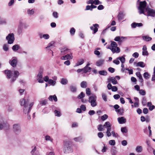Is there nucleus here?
I'll list each match as a JSON object with an SVG mask.
<instances>
[{
	"label": "nucleus",
	"mask_w": 155,
	"mask_h": 155,
	"mask_svg": "<svg viewBox=\"0 0 155 155\" xmlns=\"http://www.w3.org/2000/svg\"><path fill=\"white\" fill-rule=\"evenodd\" d=\"M139 92L140 94L143 96L145 95L146 94V92L143 90L141 89L140 90Z\"/></svg>",
	"instance_id": "obj_46"
},
{
	"label": "nucleus",
	"mask_w": 155,
	"mask_h": 155,
	"mask_svg": "<svg viewBox=\"0 0 155 155\" xmlns=\"http://www.w3.org/2000/svg\"><path fill=\"white\" fill-rule=\"evenodd\" d=\"M80 108L81 110H82L84 111H85L86 110V107L85 105H82L80 107Z\"/></svg>",
	"instance_id": "obj_62"
},
{
	"label": "nucleus",
	"mask_w": 155,
	"mask_h": 155,
	"mask_svg": "<svg viewBox=\"0 0 155 155\" xmlns=\"http://www.w3.org/2000/svg\"><path fill=\"white\" fill-rule=\"evenodd\" d=\"M73 57L72 54L70 53L67 54L64 56H63L61 58V59L62 60H71L73 58Z\"/></svg>",
	"instance_id": "obj_12"
},
{
	"label": "nucleus",
	"mask_w": 155,
	"mask_h": 155,
	"mask_svg": "<svg viewBox=\"0 0 155 155\" xmlns=\"http://www.w3.org/2000/svg\"><path fill=\"white\" fill-rule=\"evenodd\" d=\"M61 55H64L65 54L69 53L71 52L70 49H68V48H64L61 49Z\"/></svg>",
	"instance_id": "obj_14"
},
{
	"label": "nucleus",
	"mask_w": 155,
	"mask_h": 155,
	"mask_svg": "<svg viewBox=\"0 0 155 155\" xmlns=\"http://www.w3.org/2000/svg\"><path fill=\"white\" fill-rule=\"evenodd\" d=\"M99 27V25L97 24H93L92 26L90 27L91 29L93 31V34H95L98 31V28Z\"/></svg>",
	"instance_id": "obj_13"
},
{
	"label": "nucleus",
	"mask_w": 155,
	"mask_h": 155,
	"mask_svg": "<svg viewBox=\"0 0 155 155\" xmlns=\"http://www.w3.org/2000/svg\"><path fill=\"white\" fill-rule=\"evenodd\" d=\"M107 87L108 90L111 89L112 91L115 92L117 90V88L116 87L112 86L110 83H108Z\"/></svg>",
	"instance_id": "obj_15"
},
{
	"label": "nucleus",
	"mask_w": 155,
	"mask_h": 155,
	"mask_svg": "<svg viewBox=\"0 0 155 155\" xmlns=\"http://www.w3.org/2000/svg\"><path fill=\"white\" fill-rule=\"evenodd\" d=\"M48 82L49 84H51L53 86H54L56 84L55 81H54L51 79H49Z\"/></svg>",
	"instance_id": "obj_39"
},
{
	"label": "nucleus",
	"mask_w": 155,
	"mask_h": 155,
	"mask_svg": "<svg viewBox=\"0 0 155 155\" xmlns=\"http://www.w3.org/2000/svg\"><path fill=\"white\" fill-rule=\"evenodd\" d=\"M34 12V10L33 9H28L27 11V13L29 15H33Z\"/></svg>",
	"instance_id": "obj_30"
},
{
	"label": "nucleus",
	"mask_w": 155,
	"mask_h": 155,
	"mask_svg": "<svg viewBox=\"0 0 155 155\" xmlns=\"http://www.w3.org/2000/svg\"><path fill=\"white\" fill-rule=\"evenodd\" d=\"M98 137L100 138H102L104 136V134L102 132H100L98 133Z\"/></svg>",
	"instance_id": "obj_63"
},
{
	"label": "nucleus",
	"mask_w": 155,
	"mask_h": 155,
	"mask_svg": "<svg viewBox=\"0 0 155 155\" xmlns=\"http://www.w3.org/2000/svg\"><path fill=\"white\" fill-rule=\"evenodd\" d=\"M43 72V69L42 68H40L37 75V80L38 81V82L40 83H43L44 82L43 80L42 79Z\"/></svg>",
	"instance_id": "obj_10"
},
{
	"label": "nucleus",
	"mask_w": 155,
	"mask_h": 155,
	"mask_svg": "<svg viewBox=\"0 0 155 155\" xmlns=\"http://www.w3.org/2000/svg\"><path fill=\"white\" fill-rule=\"evenodd\" d=\"M143 77L147 79L149 78L150 75L147 72H146L143 74Z\"/></svg>",
	"instance_id": "obj_40"
},
{
	"label": "nucleus",
	"mask_w": 155,
	"mask_h": 155,
	"mask_svg": "<svg viewBox=\"0 0 155 155\" xmlns=\"http://www.w3.org/2000/svg\"><path fill=\"white\" fill-rule=\"evenodd\" d=\"M55 116L57 117H60L61 115V112L60 110H55L54 111Z\"/></svg>",
	"instance_id": "obj_35"
},
{
	"label": "nucleus",
	"mask_w": 155,
	"mask_h": 155,
	"mask_svg": "<svg viewBox=\"0 0 155 155\" xmlns=\"http://www.w3.org/2000/svg\"><path fill=\"white\" fill-rule=\"evenodd\" d=\"M83 69V72L84 73H86L90 71L91 68L89 67L85 66Z\"/></svg>",
	"instance_id": "obj_25"
},
{
	"label": "nucleus",
	"mask_w": 155,
	"mask_h": 155,
	"mask_svg": "<svg viewBox=\"0 0 155 155\" xmlns=\"http://www.w3.org/2000/svg\"><path fill=\"white\" fill-rule=\"evenodd\" d=\"M135 150L137 152L140 153L142 150V147L141 146H138L136 147Z\"/></svg>",
	"instance_id": "obj_36"
},
{
	"label": "nucleus",
	"mask_w": 155,
	"mask_h": 155,
	"mask_svg": "<svg viewBox=\"0 0 155 155\" xmlns=\"http://www.w3.org/2000/svg\"><path fill=\"white\" fill-rule=\"evenodd\" d=\"M64 152L69 153L72 151L71 143L69 140H66L64 141Z\"/></svg>",
	"instance_id": "obj_6"
},
{
	"label": "nucleus",
	"mask_w": 155,
	"mask_h": 155,
	"mask_svg": "<svg viewBox=\"0 0 155 155\" xmlns=\"http://www.w3.org/2000/svg\"><path fill=\"white\" fill-rule=\"evenodd\" d=\"M75 29L74 28H72L70 30V33L72 35H74L75 32Z\"/></svg>",
	"instance_id": "obj_48"
},
{
	"label": "nucleus",
	"mask_w": 155,
	"mask_h": 155,
	"mask_svg": "<svg viewBox=\"0 0 155 155\" xmlns=\"http://www.w3.org/2000/svg\"><path fill=\"white\" fill-rule=\"evenodd\" d=\"M54 42L53 41L51 42L48 44V46L46 48H48L51 47V46H52L54 44Z\"/></svg>",
	"instance_id": "obj_61"
},
{
	"label": "nucleus",
	"mask_w": 155,
	"mask_h": 155,
	"mask_svg": "<svg viewBox=\"0 0 155 155\" xmlns=\"http://www.w3.org/2000/svg\"><path fill=\"white\" fill-rule=\"evenodd\" d=\"M14 0H11L8 3V5L11 6L13 5L14 3Z\"/></svg>",
	"instance_id": "obj_55"
},
{
	"label": "nucleus",
	"mask_w": 155,
	"mask_h": 155,
	"mask_svg": "<svg viewBox=\"0 0 155 155\" xmlns=\"http://www.w3.org/2000/svg\"><path fill=\"white\" fill-rule=\"evenodd\" d=\"M28 27V25L23 20H21L19 21V23L18 29V33L20 34L22 32L23 28L26 29Z\"/></svg>",
	"instance_id": "obj_3"
},
{
	"label": "nucleus",
	"mask_w": 155,
	"mask_h": 155,
	"mask_svg": "<svg viewBox=\"0 0 155 155\" xmlns=\"http://www.w3.org/2000/svg\"><path fill=\"white\" fill-rule=\"evenodd\" d=\"M124 16V14L122 12H120L118 14L117 17L119 21L122 20Z\"/></svg>",
	"instance_id": "obj_21"
},
{
	"label": "nucleus",
	"mask_w": 155,
	"mask_h": 155,
	"mask_svg": "<svg viewBox=\"0 0 155 155\" xmlns=\"http://www.w3.org/2000/svg\"><path fill=\"white\" fill-rule=\"evenodd\" d=\"M145 66L144 63L142 61L139 62L136 64V66H140L142 68H143Z\"/></svg>",
	"instance_id": "obj_31"
},
{
	"label": "nucleus",
	"mask_w": 155,
	"mask_h": 155,
	"mask_svg": "<svg viewBox=\"0 0 155 155\" xmlns=\"http://www.w3.org/2000/svg\"><path fill=\"white\" fill-rule=\"evenodd\" d=\"M137 76L139 78L140 81L141 83L143 82V78L142 77L140 72H137L136 73Z\"/></svg>",
	"instance_id": "obj_22"
},
{
	"label": "nucleus",
	"mask_w": 155,
	"mask_h": 155,
	"mask_svg": "<svg viewBox=\"0 0 155 155\" xmlns=\"http://www.w3.org/2000/svg\"><path fill=\"white\" fill-rule=\"evenodd\" d=\"M45 139L47 141H50L51 142L53 141V139L51 138V137L48 135H47L45 136Z\"/></svg>",
	"instance_id": "obj_45"
},
{
	"label": "nucleus",
	"mask_w": 155,
	"mask_h": 155,
	"mask_svg": "<svg viewBox=\"0 0 155 155\" xmlns=\"http://www.w3.org/2000/svg\"><path fill=\"white\" fill-rule=\"evenodd\" d=\"M13 130L14 133L16 134H19L21 131V128L20 125L15 124L13 125Z\"/></svg>",
	"instance_id": "obj_8"
},
{
	"label": "nucleus",
	"mask_w": 155,
	"mask_h": 155,
	"mask_svg": "<svg viewBox=\"0 0 155 155\" xmlns=\"http://www.w3.org/2000/svg\"><path fill=\"white\" fill-rule=\"evenodd\" d=\"M81 87L85 88L87 87V83L86 82L83 81L81 84Z\"/></svg>",
	"instance_id": "obj_37"
},
{
	"label": "nucleus",
	"mask_w": 155,
	"mask_h": 155,
	"mask_svg": "<svg viewBox=\"0 0 155 155\" xmlns=\"http://www.w3.org/2000/svg\"><path fill=\"white\" fill-rule=\"evenodd\" d=\"M142 104L144 106L146 105L147 104L146 99L145 97H143L142 99Z\"/></svg>",
	"instance_id": "obj_50"
},
{
	"label": "nucleus",
	"mask_w": 155,
	"mask_h": 155,
	"mask_svg": "<svg viewBox=\"0 0 155 155\" xmlns=\"http://www.w3.org/2000/svg\"><path fill=\"white\" fill-rule=\"evenodd\" d=\"M111 124L109 122H106L105 124L102 125L101 124H100L98 126L97 129L99 131H102L104 130L105 128H106L107 130L106 131V134L107 137H109L111 136V133L110 131L111 129Z\"/></svg>",
	"instance_id": "obj_1"
},
{
	"label": "nucleus",
	"mask_w": 155,
	"mask_h": 155,
	"mask_svg": "<svg viewBox=\"0 0 155 155\" xmlns=\"http://www.w3.org/2000/svg\"><path fill=\"white\" fill-rule=\"evenodd\" d=\"M6 23V21L5 19H0V24H5Z\"/></svg>",
	"instance_id": "obj_58"
},
{
	"label": "nucleus",
	"mask_w": 155,
	"mask_h": 155,
	"mask_svg": "<svg viewBox=\"0 0 155 155\" xmlns=\"http://www.w3.org/2000/svg\"><path fill=\"white\" fill-rule=\"evenodd\" d=\"M20 48V46L18 45H15L12 47V49L15 51H16Z\"/></svg>",
	"instance_id": "obj_26"
},
{
	"label": "nucleus",
	"mask_w": 155,
	"mask_h": 155,
	"mask_svg": "<svg viewBox=\"0 0 155 155\" xmlns=\"http://www.w3.org/2000/svg\"><path fill=\"white\" fill-rule=\"evenodd\" d=\"M109 144L111 145H114L115 144V142L114 140H111L109 142Z\"/></svg>",
	"instance_id": "obj_52"
},
{
	"label": "nucleus",
	"mask_w": 155,
	"mask_h": 155,
	"mask_svg": "<svg viewBox=\"0 0 155 155\" xmlns=\"http://www.w3.org/2000/svg\"><path fill=\"white\" fill-rule=\"evenodd\" d=\"M6 39L8 41V44H12L15 40L14 34L13 33L9 34L6 37Z\"/></svg>",
	"instance_id": "obj_9"
},
{
	"label": "nucleus",
	"mask_w": 155,
	"mask_h": 155,
	"mask_svg": "<svg viewBox=\"0 0 155 155\" xmlns=\"http://www.w3.org/2000/svg\"><path fill=\"white\" fill-rule=\"evenodd\" d=\"M117 59H119L122 63H124L125 61V59L124 56L119 57L117 58Z\"/></svg>",
	"instance_id": "obj_32"
},
{
	"label": "nucleus",
	"mask_w": 155,
	"mask_h": 155,
	"mask_svg": "<svg viewBox=\"0 0 155 155\" xmlns=\"http://www.w3.org/2000/svg\"><path fill=\"white\" fill-rule=\"evenodd\" d=\"M127 38L126 37H120V42H122L124 39H126Z\"/></svg>",
	"instance_id": "obj_56"
},
{
	"label": "nucleus",
	"mask_w": 155,
	"mask_h": 155,
	"mask_svg": "<svg viewBox=\"0 0 155 155\" xmlns=\"http://www.w3.org/2000/svg\"><path fill=\"white\" fill-rule=\"evenodd\" d=\"M28 101H25L24 99H22L20 101V104L21 106H25V105H27Z\"/></svg>",
	"instance_id": "obj_20"
},
{
	"label": "nucleus",
	"mask_w": 155,
	"mask_h": 155,
	"mask_svg": "<svg viewBox=\"0 0 155 155\" xmlns=\"http://www.w3.org/2000/svg\"><path fill=\"white\" fill-rule=\"evenodd\" d=\"M121 131L123 133H127L128 131V130L127 127H124L121 128Z\"/></svg>",
	"instance_id": "obj_38"
},
{
	"label": "nucleus",
	"mask_w": 155,
	"mask_h": 155,
	"mask_svg": "<svg viewBox=\"0 0 155 155\" xmlns=\"http://www.w3.org/2000/svg\"><path fill=\"white\" fill-rule=\"evenodd\" d=\"M70 89L71 91L72 92H75L76 91V87L75 86H71L70 87Z\"/></svg>",
	"instance_id": "obj_41"
},
{
	"label": "nucleus",
	"mask_w": 155,
	"mask_h": 155,
	"mask_svg": "<svg viewBox=\"0 0 155 155\" xmlns=\"http://www.w3.org/2000/svg\"><path fill=\"white\" fill-rule=\"evenodd\" d=\"M116 111L120 115H122L123 113V110L122 109H119L116 110Z\"/></svg>",
	"instance_id": "obj_43"
},
{
	"label": "nucleus",
	"mask_w": 155,
	"mask_h": 155,
	"mask_svg": "<svg viewBox=\"0 0 155 155\" xmlns=\"http://www.w3.org/2000/svg\"><path fill=\"white\" fill-rule=\"evenodd\" d=\"M146 6L147 3L145 1L140 2L139 6L138 8L140 14H143L144 15H146V9H148V8H146Z\"/></svg>",
	"instance_id": "obj_4"
},
{
	"label": "nucleus",
	"mask_w": 155,
	"mask_h": 155,
	"mask_svg": "<svg viewBox=\"0 0 155 155\" xmlns=\"http://www.w3.org/2000/svg\"><path fill=\"white\" fill-rule=\"evenodd\" d=\"M74 141L76 142H80L82 140V138L81 137H77L75 138L74 139Z\"/></svg>",
	"instance_id": "obj_44"
},
{
	"label": "nucleus",
	"mask_w": 155,
	"mask_h": 155,
	"mask_svg": "<svg viewBox=\"0 0 155 155\" xmlns=\"http://www.w3.org/2000/svg\"><path fill=\"white\" fill-rule=\"evenodd\" d=\"M108 70L111 73H114L115 71L114 69L111 67L109 68L108 69Z\"/></svg>",
	"instance_id": "obj_60"
},
{
	"label": "nucleus",
	"mask_w": 155,
	"mask_h": 155,
	"mask_svg": "<svg viewBox=\"0 0 155 155\" xmlns=\"http://www.w3.org/2000/svg\"><path fill=\"white\" fill-rule=\"evenodd\" d=\"M86 94L87 95H89L91 94V90L89 88H87L86 89Z\"/></svg>",
	"instance_id": "obj_49"
},
{
	"label": "nucleus",
	"mask_w": 155,
	"mask_h": 155,
	"mask_svg": "<svg viewBox=\"0 0 155 155\" xmlns=\"http://www.w3.org/2000/svg\"><path fill=\"white\" fill-rule=\"evenodd\" d=\"M146 15L147 16H151L154 17L155 16V10L150 9L148 8L146 9Z\"/></svg>",
	"instance_id": "obj_11"
},
{
	"label": "nucleus",
	"mask_w": 155,
	"mask_h": 155,
	"mask_svg": "<svg viewBox=\"0 0 155 155\" xmlns=\"http://www.w3.org/2000/svg\"><path fill=\"white\" fill-rule=\"evenodd\" d=\"M102 98L104 100V101H107L106 96L104 94H102Z\"/></svg>",
	"instance_id": "obj_59"
},
{
	"label": "nucleus",
	"mask_w": 155,
	"mask_h": 155,
	"mask_svg": "<svg viewBox=\"0 0 155 155\" xmlns=\"http://www.w3.org/2000/svg\"><path fill=\"white\" fill-rule=\"evenodd\" d=\"M98 73L101 75L105 76L107 74V72L106 71L102 70L98 71Z\"/></svg>",
	"instance_id": "obj_34"
},
{
	"label": "nucleus",
	"mask_w": 155,
	"mask_h": 155,
	"mask_svg": "<svg viewBox=\"0 0 155 155\" xmlns=\"http://www.w3.org/2000/svg\"><path fill=\"white\" fill-rule=\"evenodd\" d=\"M117 43L114 41H112L110 46L108 48L110 49L111 50L113 53H119L120 50V48L117 46Z\"/></svg>",
	"instance_id": "obj_5"
},
{
	"label": "nucleus",
	"mask_w": 155,
	"mask_h": 155,
	"mask_svg": "<svg viewBox=\"0 0 155 155\" xmlns=\"http://www.w3.org/2000/svg\"><path fill=\"white\" fill-rule=\"evenodd\" d=\"M96 99L97 97L94 95H92L89 97L88 101L91 103V105L92 107H94L97 105Z\"/></svg>",
	"instance_id": "obj_7"
},
{
	"label": "nucleus",
	"mask_w": 155,
	"mask_h": 155,
	"mask_svg": "<svg viewBox=\"0 0 155 155\" xmlns=\"http://www.w3.org/2000/svg\"><path fill=\"white\" fill-rule=\"evenodd\" d=\"M133 57L137 58L139 56V54L137 52H135L132 55Z\"/></svg>",
	"instance_id": "obj_64"
},
{
	"label": "nucleus",
	"mask_w": 155,
	"mask_h": 155,
	"mask_svg": "<svg viewBox=\"0 0 155 155\" xmlns=\"http://www.w3.org/2000/svg\"><path fill=\"white\" fill-rule=\"evenodd\" d=\"M4 72L6 75L7 78H11V80L12 83L14 82L19 75V73L17 71H15L13 73L11 71L7 70L5 71Z\"/></svg>",
	"instance_id": "obj_2"
},
{
	"label": "nucleus",
	"mask_w": 155,
	"mask_h": 155,
	"mask_svg": "<svg viewBox=\"0 0 155 155\" xmlns=\"http://www.w3.org/2000/svg\"><path fill=\"white\" fill-rule=\"evenodd\" d=\"M84 62V60L83 59H81L79 61H78L75 64V66H78L82 64Z\"/></svg>",
	"instance_id": "obj_29"
},
{
	"label": "nucleus",
	"mask_w": 155,
	"mask_h": 155,
	"mask_svg": "<svg viewBox=\"0 0 155 155\" xmlns=\"http://www.w3.org/2000/svg\"><path fill=\"white\" fill-rule=\"evenodd\" d=\"M117 120L119 123L121 124L125 123L126 122V120L124 117H118Z\"/></svg>",
	"instance_id": "obj_18"
},
{
	"label": "nucleus",
	"mask_w": 155,
	"mask_h": 155,
	"mask_svg": "<svg viewBox=\"0 0 155 155\" xmlns=\"http://www.w3.org/2000/svg\"><path fill=\"white\" fill-rule=\"evenodd\" d=\"M31 109L28 107V106L27 105H25L24 106L23 108V112L25 114H26L27 113L28 114V113L30 112Z\"/></svg>",
	"instance_id": "obj_19"
},
{
	"label": "nucleus",
	"mask_w": 155,
	"mask_h": 155,
	"mask_svg": "<svg viewBox=\"0 0 155 155\" xmlns=\"http://www.w3.org/2000/svg\"><path fill=\"white\" fill-rule=\"evenodd\" d=\"M94 4L96 5L101 4L102 2H100L99 0H94Z\"/></svg>",
	"instance_id": "obj_54"
},
{
	"label": "nucleus",
	"mask_w": 155,
	"mask_h": 155,
	"mask_svg": "<svg viewBox=\"0 0 155 155\" xmlns=\"http://www.w3.org/2000/svg\"><path fill=\"white\" fill-rule=\"evenodd\" d=\"M108 82L109 83L111 82L113 84H117V81L115 78L114 77H110L108 78Z\"/></svg>",
	"instance_id": "obj_17"
},
{
	"label": "nucleus",
	"mask_w": 155,
	"mask_h": 155,
	"mask_svg": "<svg viewBox=\"0 0 155 155\" xmlns=\"http://www.w3.org/2000/svg\"><path fill=\"white\" fill-rule=\"evenodd\" d=\"M12 60L10 61L9 63L13 67H15L17 63V58L16 57H13Z\"/></svg>",
	"instance_id": "obj_16"
},
{
	"label": "nucleus",
	"mask_w": 155,
	"mask_h": 155,
	"mask_svg": "<svg viewBox=\"0 0 155 155\" xmlns=\"http://www.w3.org/2000/svg\"><path fill=\"white\" fill-rule=\"evenodd\" d=\"M39 37L40 38H43L45 39H48L49 38V36L48 34H45L43 35L40 34L39 35Z\"/></svg>",
	"instance_id": "obj_24"
},
{
	"label": "nucleus",
	"mask_w": 155,
	"mask_h": 155,
	"mask_svg": "<svg viewBox=\"0 0 155 155\" xmlns=\"http://www.w3.org/2000/svg\"><path fill=\"white\" fill-rule=\"evenodd\" d=\"M85 95V94H84L83 92H81V94L78 95V97L79 99H81L84 97Z\"/></svg>",
	"instance_id": "obj_42"
},
{
	"label": "nucleus",
	"mask_w": 155,
	"mask_h": 155,
	"mask_svg": "<svg viewBox=\"0 0 155 155\" xmlns=\"http://www.w3.org/2000/svg\"><path fill=\"white\" fill-rule=\"evenodd\" d=\"M3 49L5 51H7L8 49V45L7 44L4 45L3 47Z\"/></svg>",
	"instance_id": "obj_51"
},
{
	"label": "nucleus",
	"mask_w": 155,
	"mask_h": 155,
	"mask_svg": "<svg viewBox=\"0 0 155 155\" xmlns=\"http://www.w3.org/2000/svg\"><path fill=\"white\" fill-rule=\"evenodd\" d=\"M111 133L114 137H117L118 136V134L117 133H115L114 131H112Z\"/></svg>",
	"instance_id": "obj_53"
},
{
	"label": "nucleus",
	"mask_w": 155,
	"mask_h": 155,
	"mask_svg": "<svg viewBox=\"0 0 155 155\" xmlns=\"http://www.w3.org/2000/svg\"><path fill=\"white\" fill-rule=\"evenodd\" d=\"M107 118L108 116L107 115L105 114L101 116V118L102 120L104 121Z\"/></svg>",
	"instance_id": "obj_47"
},
{
	"label": "nucleus",
	"mask_w": 155,
	"mask_h": 155,
	"mask_svg": "<svg viewBox=\"0 0 155 155\" xmlns=\"http://www.w3.org/2000/svg\"><path fill=\"white\" fill-rule=\"evenodd\" d=\"M49 100L50 101H52L53 99L55 101H57V98L56 96L55 95H54L53 96L50 95L49 96L48 98Z\"/></svg>",
	"instance_id": "obj_23"
},
{
	"label": "nucleus",
	"mask_w": 155,
	"mask_h": 155,
	"mask_svg": "<svg viewBox=\"0 0 155 155\" xmlns=\"http://www.w3.org/2000/svg\"><path fill=\"white\" fill-rule=\"evenodd\" d=\"M143 39V40L146 41H149L152 40V38L149 37L148 36H144L142 37Z\"/></svg>",
	"instance_id": "obj_28"
},
{
	"label": "nucleus",
	"mask_w": 155,
	"mask_h": 155,
	"mask_svg": "<svg viewBox=\"0 0 155 155\" xmlns=\"http://www.w3.org/2000/svg\"><path fill=\"white\" fill-rule=\"evenodd\" d=\"M111 152L112 155H116L117 153V151L114 149L112 150Z\"/></svg>",
	"instance_id": "obj_57"
},
{
	"label": "nucleus",
	"mask_w": 155,
	"mask_h": 155,
	"mask_svg": "<svg viewBox=\"0 0 155 155\" xmlns=\"http://www.w3.org/2000/svg\"><path fill=\"white\" fill-rule=\"evenodd\" d=\"M68 82L67 80L65 78H62L61 79V83L64 85L66 84Z\"/></svg>",
	"instance_id": "obj_33"
},
{
	"label": "nucleus",
	"mask_w": 155,
	"mask_h": 155,
	"mask_svg": "<svg viewBox=\"0 0 155 155\" xmlns=\"http://www.w3.org/2000/svg\"><path fill=\"white\" fill-rule=\"evenodd\" d=\"M104 61V60L103 59L97 61L96 65L97 66H100L103 64Z\"/></svg>",
	"instance_id": "obj_27"
}]
</instances>
